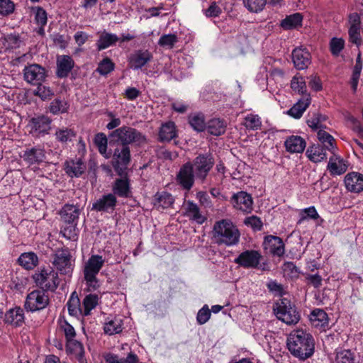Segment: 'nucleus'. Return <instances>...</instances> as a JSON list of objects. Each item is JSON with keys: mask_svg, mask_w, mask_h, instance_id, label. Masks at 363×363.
Masks as SVG:
<instances>
[{"mask_svg": "<svg viewBox=\"0 0 363 363\" xmlns=\"http://www.w3.org/2000/svg\"><path fill=\"white\" fill-rule=\"evenodd\" d=\"M60 330L64 333L66 340L76 337V332L74 327L66 320L60 319L59 320Z\"/></svg>", "mask_w": 363, "mask_h": 363, "instance_id": "5fc2aeb1", "label": "nucleus"}, {"mask_svg": "<svg viewBox=\"0 0 363 363\" xmlns=\"http://www.w3.org/2000/svg\"><path fill=\"white\" fill-rule=\"evenodd\" d=\"M77 223H64L60 230V234L67 240L75 241L78 238Z\"/></svg>", "mask_w": 363, "mask_h": 363, "instance_id": "79ce46f5", "label": "nucleus"}, {"mask_svg": "<svg viewBox=\"0 0 363 363\" xmlns=\"http://www.w3.org/2000/svg\"><path fill=\"white\" fill-rule=\"evenodd\" d=\"M152 58V56L149 51L137 50L130 55L128 62L132 69H139L150 62Z\"/></svg>", "mask_w": 363, "mask_h": 363, "instance_id": "2eb2a0df", "label": "nucleus"}, {"mask_svg": "<svg viewBox=\"0 0 363 363\" xmlns=\"http://www.w3.org/2000/svg\"><path fill=\"white\" fill-rule=\"evenodd\" d=\"M67 306L69 315L72 316H83L82 304H81L78 296L75 295V292L72 294Z\"/></svg>", "mask_w": 363, "mask_h": 363, "instance_id": "c9c22d12", "label": "nucleus"}, {"mask_svg": "<svg viewBox=\"0 0 363 363\" xmlns=\"http://www.w3.org/2000/svg\"><path fill=\"white\" fill-rule=\"evenodd\" d=\"M74 64V61L70 56H58L57 60V75L60 78L67 77L73 68Z\"/></svg>", "mask_w": 363, "mask_h": 363, "instance_id": "a878e982", "label": "nucleus"}, {"mask_svg": "<svg viewBox=\"0 0 363 363\" xmlns=\"http://www.w3.org/2000/svg\"><path fill=\"white\" fill-rule=\"evenodd\" d=\"M306 145L305 140L298 135L289 136L284 141V146L287 152L290 153H301Z\"/></svg>", "mask_w": 363, "mask_h": 363, "instance_id": "b1692460", "label": "nucleus"}, {"mask_svg": "<svg viewBox=\"0 0 363 363\" xmlns=\"http://www.w3.org/2000/svg\"><path fill=\"white\" fill-rule=\"evenodd\" d=\"M243 125L250 130H257L262 126L261 118L257 114L248 113L244 118Z\"/></svg>", "mask_w": 363, "mask_h": 363, "instance_id": "c03bdc74", "label": "nucleus"}, {"mask_svg": "<svg viewBox=\"0 0 363 363\" xmlns=\"http://www.w3.org/2000/svg\"><path fill=\"white\" fill-rule=\"evenodd\" d=\"M234 208L243 212H250L252 208V199L250 194L244 191L235 194L231 198Z\"/></svg>", "mask_w": 363, "mask_h": 363, "instance_id": "4468645a", "label": "nucleus"}, {"mask_svg": "<svg viewBox=\"0 0 363 363\" xmlns=\"http://www.w3.org/2000/svg\"><path fill=\"white\" fill-rule=\"evenodd\" d=\"M110 137L116 142L121 143L123 146L134 143L140 145L145 143L146 138L138 130L128 127L123 126L113 130Z\"/></svg>", "mask_w": 363, "mask_h": 363, "instance_id": "20e7f679", "label": "nucleus"}, {"mask_svg": "<svg viewBox=\"0 0 363 363\" xmlns=\"http://www.w3.org/2000/svg\"><path fill=\"white\" fill-rule=\"evenodd\" d=\"M262 259V255L256 250H245L240 253L234 262L244 268H257Z\"/></svg>", "mask_w": 363, "mask_h": 363, "instance_id": "1a4fd4ad", "label": "nucleus"}, {"mask_svg": "<svg viewBox=\"0 0 363 363\" xmlns=\"http://www.w3.org/2000/svg\"><path fill=\"white\" fill-rule=\"evenodd\" d=\"M25 80L32 84H38L45 78V69L38 65L26 67L23 70Z\"/></svg>", "mask_w": 363, "mask_h": 363, "instance_id": "9b49d317", "label": "nucleus"}, {"mask_svg": "<svg viewBox=\"0 0 363 363\" xmlns=\"http://www.w3.org/2000/svg\"><path fill=\"white\" fill-rule=\"evenodd\" d=\"M291 87L294 91L304 94L306 93V84L303 77L295 76L291 82Z\"/></svg>", "mask_w": 363, "mask_h": 363, "instance_id": "13d9d810", "label": "nucleus"}, {"mask_svg": "<svg viewBox=\"0 0 363 363\" xmlns=\"http://www.w3.org/2000/svg\"><path fill=\"white\" fill-rule=\"evenodd\" d=\"M326 120V117L319 113H313L309 116L307 119L308 125L313 130L318 131L325 128L323 122Z\"/></svg>", "mask_w": 363, "mask_h": 363, "instance_id": "49530a36", "label": "nucleus"}, {"mask_svg": "<svg viewBox=\"0 0 363 363\" xmlns=\"http://www.w3.org/2000/svg\"><path fill=\"white\" fill-rule=\"evenodd\" d=\"M345 48V40L341 38H333L330 42V50L333 56H338Z\"/></svg>", "mask_w": 363, "mask_h": 363, "instance_id": "bf43d9fd", "label": "nucleus"}, {"mask_svg": "<svg viewBox=\"0 0 363 363\" xmlns=\"http://www.w3.org/2000/svg\"><path fill=\"white\" fill-rule=\"evenodd\" d=\"M264 246L266 250L274 256L281 257L285 253L284 244L279 237L272 235L266 237Z\"/></svg>", "mask_w": 363, "mask_h": 363, "instance_id": "dca6fc26", "label": "nucleus"}, {"mask_svg": "<svg viewBox=\"0 0 363 363\" xmlns=\"http://www.w3.org/2000/svg\"><path fill=\"white\" fill-rule=\"evenodd\" d=\"M346 189L351 191L359 193L363 191V175L357 172L347 174L345 177Z\"/></svg>", "mask_w": 363, "mask_h": 363, "instance_id": "6ab92c4d", "label": "nucleus"}, {"mask_svg": "<svg viewBox=\"0 0 363 363\" xmlns=\"http://www.w3.org/2000/svg\"><path fill=\"white\" fill-rule=\"evenodd\" d=\"M66 350L67 352L74 354L75 357L84 354L82 344L75 340V337L66 340Z\"/></svg>", "mask_w": 363, "mask_h": 363, "instance_id": "a18cd8bd", "label": "nucleus"}, {"mask_svg": "<svg viewBox=\"0 0 363 363\" xmlns=\"http://www.w3.org/2000/svg\"><path fill=\"white\" fill-rule=\"evenodd\" d=\"M336 363H354V354L350 350H342L337 352Z\"/></svg>", "mask_w": 363, "mask_h": 363, "instance_id": "4d7b16f0", "label": "nucleus"}, {"mask_svg": "<svg viewBox=\"0 0 363 363\" xmlns=\"http://www.w3.org/2000/svg\"><path fill=\"white\" fill-rule=\"evenodd\" d=\"M33 279L35 284L44 291H54L60 284L57 273L50 267L35 272Z\"/></svg>", "mask_w": 363, "mask_h": 363, "instance_id": "423d86ee", "label": "nucleus"}, {"mask_svg": "<svg viewBox=\"0 0 363 363\" xmlns=\"http://www.w3.org/2000/svg\"><path fill=\"white\" fill-rule=\"evenodd\" d=\"M244 6L252 13L261 12L267 4V0H242Z\"/></svg>", "mask_w": 363, "mask_h": 363, "instance_id": "8fccbe9b", "label": "nucleus"}, {"mask_svg": "<svg viewBox=\"0 0 363 363\" xmlns=\"http://www.w3.org/2000/svg\"><path fill=\"white\" fill-rule=\"evenodd\" d=\"M104 330V333L109 335L121 333L123 330V320L120 317L108 318Z\"/></svg>", "mask_w": 363, "mask_h": 363, "instance_id": "7c9ffc66", "label": "nucleus"}, {"mask_svg": "<svg viewBox=\"0 0 363 363\" xmlns=\"http://www.w3.org/2000/svg\"><path fill=\"white\" fill-rule=\"evenodd\" d=\"M114 195L119 197L128 198L131 195L130 181L128 177L117 179L114 182L112 188Z\"/></svg>", "mask_w": 363, "mask_h": 363, "instance_id": "393cba45", "label": "nucleus"}, {"mask_svg": "<svg viewBox=\"0 0 363 363\" xmlns=\"http://www.w3.org/2000/svg\"><path fill=\"white\" fill-rule=\"evenodd\" d=\"M115 170L119 175H122L126 169L130 160V151L128 146H122L115 150L113 153Z\"/></svg>", "mask_w": 363, "mask_h": 363, "instance_id": "9d476101", "label": "nucleus"}, {"mask_svg": "<svg viewBox=\"0 0 363 363\" xmlns=\"http://www.w3.org/2000/svg\"><path fill=\"white\" fill-rule=\"evenodd\" d=\"M287 347L291 354L300 359L311 357L315 350V342L311 334L306 330H293L287 337Z\"/></svg>", "mask_w": 363, "mask_h": 363, "instance_id": "f03ea898", "label": "nucleus"}, {"mask_svg": "<svg viewBox=\"0 0 363 363\" xmlns=\"http://www.w3.org/2000/svg\"><path fill=\"white\" fill-rule=\"evenodd\" d=\"M157 202L163 208H167L173 204L174 198L167 192H162L158 195Z\"/></svg>", "mask_w": 363, "mask_h": 363, "instance_id": "69168bd1", "label": "nucleus"}, {"mask_svg": "<svg viewBox=\"0 0 363 363\" xmlns=\"http://www.w3.org/2000/svg\"><path fill=\"white\" fill-rule=\"evenodd\" d=\"M52 264L62 274L70 275L73 271L74 261L67 249L57 250Z\"/></svg>", "mask_w": 363, "mask_h": 363, "instance_id": "6e6552de", "label": "nucleus"}, {"mask_svg": "<svg viewBox=\"0 0 363 363\" xmlns=\"http://www.w3.org/2000/svg\"><path fill=\"white\" fill-rule=\"evenodd\" d=\"M347 162L338 155L335 154V151L333 153V156L329 158L327 165V170L333 177L339 176L345 174L347 170Z\"/></svg>", "mask_w": 363, "mask_h": 363, "instance_id": "f8f14e48", "label": "nucleus"}, {"mask_svg": "<svg viewBox=\"0 0 363 363\" xmlns=\"http://www.w3.org/2000/svg\"><path fill=\"white\" fill-rule=\"evenodd\" d=\"M69 109L68 103L60 99H54L50 104L49 110L54 115H58L67 112Z\"/></svg>", "mask_w": 363, "mask_h": 363, "instance_id": "09e8293b", "label": "nucleus"}, {"mask_svg": "<svg viewBox=\"0 0 363 363\" xmlns=\"http://www.w3.org/2000/svg\"><path fill=\"white\" fill-rule=\"evenodd\" d=\"M281 269L284 277L288 279H296L301 273L300 269L292 262H284Z\"/></svg>", "mask_w": 363, "mask_h": 363, "instance_id": "de8ad7c7", "label": "nucleus"}, {"mask_svg": "<svg viewBox=\"0 0 363 363\" xmlns=\"http://www.w3.org/2000/svg\"><path fill=\"white\" fill-rule=\"evenodd\" d=\"M292 59L294 66L298 69L307 68L311 62L309 52L301 48H297L293 50Z\"/></svg>", "mask_w": 363, "mask_h": 363, "instance_id": "a211bd4d", "label": "nucleus"}, {"mask_svg": "<svg viewBox=\"0 0 363 363\" xmlns=\"http://www.w3.org/2000/svg\"><path fill=\"white\" fill-rule=\"evenodd\" d=\"M189 122L191 126L196 131L201 132L206 128L204 116L197 113L189 116Z\"/></svg>", "mask_w": 363, "mask_h": 363, "instance_id": "864d4df0", "label": "nucleus"}, {"mask_svg": "<svg viewBox=\"0 0 363 363\" xmlns=\"http://www.w3.org/2000/svg\"><path fill=\"white\" fill-rule=\"evenodd\" d=\"M94 143L97 146L99 152L106 157H108V155H106L107 138L106 135L101 133L96 134L94 138Z\"/></svg>", "mask_w": 363, "mask_h": 363, "instance_id": "052dcab7", "label": "nucleus"}, {"mask_svg": "<svg viewBox=\"0 0 363 363\" xmlns=\"http://www.w3.org/2000/svg\"><path fill=\"white\" fill-rule=\"evenodd\" d=\"M49 303V297L43 290H34L27 295L25 308L28 311L35 312L46 308Z\"/></svg>", "mask_w": 363, "mask_h": 363, "instance_id": "0eeeda50", "label": "nucleus"}, {"mask_svg": "<svg viewBox=\"0 0 363 363\" xmlns=\"http://www.w3.org/2000/svg\"><path fill=\"white\" fill-rule=\"evenodd\" d=\"M116 196L113 194L104 195L93 203L92 208L98 211H112L116 204Z\"/></svg>", "mask_w": 363, "mask_h": 363, "instance_id": "4be33fe9", "label": "nucleus"}, {"mask_svg": "<svg viewBox=\"0 0 363 363\" xmlns=\"http://www.w3.org/2000/svg\"><path fill=\"white\" fill-rule=\"evenodd\" d=\"M14 4L11 0H0V15L8 16L14 11Z\"/></svg>", "mask_w": 363, "mask_h": 363, "instance_id": "774afa93", "label": "nucleus"}, {"mask_svg": "<svg viewBox=\"0 0 363 363\" xmlns=\"http://www.w3.org/2000/svg\"><path fill=\"white\" fill-rule=\"evenodd\" d=\"M274 312L276 317L286 325L296 324L300 314L296 308L287 298H281L275 303Z\"/></svg>", "mask_w": 363, "mask_h": 363, "instance_id": "39448f33", "label": "nucleus"}, {"mask_svg": "<svg viewBox=\"0 0 363 363\" xmlns=\"http://www.w3.org/2000/svg\"><path fill=\"white\" fill-rule=\"evenodd\" d=\"M118 41L119 37L117 35L104 31L99 35L96 46L98 50H101L115 45Z\"/></svg>", "mask_w": 363, "mask_h": 363, "instance_id": "2f4dec72", "label": "nucleus"}, {"mask_svg": "<svg viewBox=\"0 0 363 363\" xmlns=\"http://www.w3.org/2000/svg\"><path fill=\"white\" fill-rule=\"evenodd\" d=\"M66 173L71 177H79L86 169L85 164L80 160H69L65 164Z\"/></svg>", "mask_w": 363, "mask_h": 363, "instance_id": "bb28decb", "label": "nucleus"}, {"mask_svg": "<svg viewBox=\"0 0 363 363\" xmlns=\"http://www.w3.org/2000/svg\"><path fill=\"white\" fill-rule=\"evenodd\" d=\"M162 141H170L177 136L176 126L173 122H167L162 125L159 133Z\"/></svg>", "mask_w": 363, "mask_h": 363, "instance_id": "e433bc0d", "label": "nucleus"}, {"mask_svg": "<svg viewBox=\"0 0 363 363\" xmlns=\"http://www.w3.org/2000/svg\"><path fill=\"white\" fill-rule=\"evenodd\" d=\"M104 358L106 363H138V356L132 352L129 353L125 358L108 352L104 354Z\"/></svg>", "mask_w": 363, "mask_h": 363, "instance_id": "473e14b6", "label": "nucleus"}, {"mask_svg": "<svg viewBox=\"0 0 363 363\" xmlns=\"http://www.w3.org/2000/svg\"><path fill=\"white\" fill-rule=\"evenodd\" d=\"M303 16L300 13H295L287 16L281 22V26L286 30L294 29L301 27Z\"/></svg>", "mask_w": 363, "mask_h": 363, "instance_id": "f704fd0d", "label": "nucleus"}, {"mask_svg": "<svg viewBox=\"0 0 363 363\" xmlns=\"http://www.w3.org/2000/svg\"><path fill=\"white\" fill-rule=\"evenodd\" d=\"M22 158L29 165L39 164L45 160V152L44 149L35 147L25 150Z\"/></svg>", "mask_w": 363, "mask_h": 363, "instance_id": "f3484780", "label": "nucleus"}, {"mask_svg": "<svg viewBox=\"0 0 363 363\" xmlns=\"http://www.w3.org/2000/svg\"><path fill=\"white\" fill-rule=\"evenodd\" d=\"M211 311L208 305H204L199 311L196 315V321L199 325H203L210 319Z\"/></svg>", "mask_w": 363, "mask_h": 363, "instance_id": "0e129e2a", "label": "nucleus"}, {"mask_svg": "<svg viewBox=\"0 0 363 363\" xmlns=\"http://www.w3.org/2000/svg\"><path fill=\"white\" fill-rule=\"evenodd\" d=\"M23 318V312L21 308L10 309L5 315L6 321L15 325L21 323Z\"/></svg>", "mask_w": 363, "mask_h": 363, "instance_id": "37998d69", "label": "nucleus"}, {"mask_svg": "<svg viewBox=\"0 0 363 363\" xmlns=\"http://www.w3.org/2000/svg\"><path fill=\"white\" fill-rule=\"evenodd\" d=\"M52 120L45 116L33 118L29 123L31 133L36 135L48 134L50 129Z\"/></svg>", "mask_w": 363, "mask_h": 363, "instance_id": "ddd939ff", "label": "nucleus"}, {"mask_svg": "<svg viewBox=\"0 0 363 363\" xmlns=\"http://www.w3.org/2000/svg\"><path fill=\"white\" fill-rule=\"evenodd\" d=\"M34 94L43 100H46L53 94V92L49 87L38 84V86L34 91Z\"/></svg>", "mask_w": 363, "mask_h": 363, "instance_id": "338daca9", "label": "nucleus"}, {"mask_svg": "<svg viewBox=\"0 0 363 363\" xmlns=\"http://www.w3.org/2000/svg\"><path fill=\"white\" fill-rule=\"evenodd\" d=\"M214 163L210 154H200L192 162H187L180 167L177 180L184 189L189 191L194 186L195 177L203 182Z\"/></svg>", "mask_w": 363, "mask_h": 363, "instance_id": "f257e3e1", "label": "nucleus"}, {"mask_svg": "<svg viewBox=\"0 0 363 363\" xmlns=\"http://www.w3.org/2000/svg\"><path fill=\"white\" fill-rule=\"evenodd\" d=\"M79 206L73 204H65L60 211L62 220L65 223H78L80 214Z\"/></svg>", "mask_w": 363, "mask_h": 363, "instance_id": "aec40b11", "label": "nucleus"}, {"mask_svg": "<svg viewBox=\"0 0 363 363\" xmlns=\"http://www.w3.org/2000/svg\"><path fill=\"white\" fill-rule=\"evenodd\" d=\"M177 42V37L174 34L163 35L159 40V45L166 48H172L174 45Z\"/></svg>", "mask_w": 363, "mask_h": 363, "instance_id": "680f3d73", "label": "nucleus"}, {"mask_svg": "<svg viewBox=\"0 0 363 363\" xmlns=\"http://www.w3.org/2000/svg\"><path fill=\"white\" fill-rule=\"evenodd\" d=\"M104 262L105 259L102 256L98 255H91L84 264V274H98Z\"/></svg>", "mask_w": 363, "mask_h": 363, "instance_id": "412c9836", "label": "nucleus"}, {"mask_svg": "<svg viewBox=\"0 0 363 363\" xmlns=\"http://www.w3.org/2000/svg\"><path fill=\"white\" fill-rule=\"evenodd\" d=\"M312 325L316 328L325 330L328 326V314L322 309L313 310L309 316Z\"/></svg>", "mask_w": 363, "mask_h": 363, "instance_id": "cd10ccee", "label": "nucleus"}, {"mask_svg": "<svg viewBox=\"0 0 363 363\" xmlns=\"http://www.w3.org/2000/svg\"><path fill=\"white\" fill-rule=\"evenodd\" d=\"M325 149L319 145H313L309 146L306 150V155L313 162H320L327 157Z\"/></svg>", "mask_w": 363, "mask_h": 363, "instance_id": "c756f323", "label": "nucleus"}, {"mask_svg": "<svg viewBox=\"0 0 363 363\" xmlns=\"http://www.w3.org/2000/svg\"><path fill=\"white\" fill-rule=\"evenodd\" d=\"M99 297L96 294H90L84 297L82 301L83 316L90 314L91 310L98 305Z\"/></svg>", "mask_w": 363, "mask_h": 363, "instance_id": "a19ab883", "label": "nucleus"}, {"mask_svg": "<svg viewBox=\"0 0 363 363\" xmlns=\"http://www.w3.org/2000/svg\"><path fill=\"white\" fill-rule=\"evenodd\" d=\"M22 44V40L18 34L7 35L3 42V45L6 50H13L18 48Z\"/></svg>", "mask_w": 363, "mask_h": 363, "instance_id": "3c124183", "label": "nucleus"}, {"mask_svg": "<svg viewBox=\"0 0 363 363\" xmlns=\"http://www.w3.org/2000/svg\"><path fill=\"white\" fill-rule=\"evenodd\" d=\"M226 123L219 118H213L209 121L206 125L208 132L213 135H220L225 131Z\"/></svg>", "mask_w": 363, "mask_h": 363, "instance_id": "4c0bfd02", "label": "nucleus"}, {"mask_svg": "<svg viewBox=\"0 0 363 363\" xmlns=\"http://www.w3.org/2000/svg\"><path fill=\"white\" fill-rule=\"evenodd\" d=\"M98 274H84V278L88 291L92 292L99 290L102 284L98 277Z\"/></svg>", "mask_w": 363, "mask_h": 363, "instance_id": "603ef678", "label": "nucleus"}, {"mask_svg": "<svg viewBox=\"0 0 363 363\" xmlns=\"http://www.w3.org/2000/svg\"><path fill=\"white\" fill-rule=\"evenodd\" d=\"M114 69V64L108 58L104 59L99 64L96 71L101 75H106Z\"/></svg>", "mask_w": 363, "mask_h": 363, "instance_id": "e2e57ef3", "label": "nucleus"}, {"mask_svg": "<svg viewBox=\"0 0 363 363\" xmlns=\"http://www.w3.org/2000/svg\"><path fill=\"white\" fill-rule=\"evenodd\" d=\"M18 263L26 269H33L38 263V258L33 252H25L18 257Z\"/></svg>", "mask_w": 363, "mask_h": 363, "instance_id": "58836bf2", "label": "nucleus"}, {"mask_svg": "<svg viewBox=\"0 0 363 363\" xmlns=\"http://www.w3.org/2000/svg\"><path fill=\"white\" fill-rule=\"evenodd\" d=\"M56 140L60 143L71 142L76 137L75 131L69 128H58L55 133Z\"/></svg>", "mask_w": 363, "mask_h": 363, "instance_id": "ea45409f", "label": "nucleus"}, {"mask_svg": "<svg viewBox=\"0 0 363 363\" xmlns=\"http://www.w3.org/2000/svg\"><path fill=\"white\" fill-rule=\"evenodd\" d=\"M184 215L190 220L195 221L198 224H203L206 218L201 214L200 209L196 203L188 201L184 205Z\"/></svg>", "mask_w": 363, "mask_h": 363, "instance_id": "5701e85b", "label": "nucleus"}, {"mask_svg": "<svg viewBox=\"0 0 363 363\" xmlns=\"http://www.w3.org/2000/svg\"><path fill=\"white\" fill-rule=\"evenodd\" d=\"M310 104L311 98L306 94L301 99L298 100V101L287 111V113L294 118H300Z\"/></svg>", "mask_w": 363, "mask_h": 363, "instance_id": "c85d7f7f", "label": "nucleus"}, {"mask_svg": "<svg viewBox=\"0 0 363 363\" xmlns=\"http://www.w3.org/2000/svg\"><path fill=\"white\" fill-rule=\"evenodd\" d=\"M317 137L325 150L331 153H334L336 149L335 142L334 138L330 134L326 132L323 128L317 132Z\"/></svg>", "mask_w": 363, "mask_h": 363, "instance_id": "72a5a7b5", "label": "nucleus"}, {"mask_svg": "<svg viewBox=\"0 0 363 363\" xmlns=\"http://www.w3.org/2000/svg\"><path fill=\"white\" fill-rule=\"evenodd\" d=\"M212 235L217 245L232 247L238 244L240 233L230 219H222L214 223Z\"/></svg>", "mask_w": 363, "mask_h": 363, "instance_id": "7ed1b4c3", "label": "nucleus"}, {"mask_svg": "<svg viewBox=\"0 0 363 363\" xmlns=\"http://www.w3.org/2000/svg\"><path fill=\"white\" fill-rule=\"evenodd\" d=\"M32 11L35 15V21L36 23L41 27H44L47 24L48 16L46 11L40 6L32 8Z\"/></svg>", "mask_w": 363, "mask_h": 363, "instance_id": "6e6d98bb", "label": "nucleus"}]
</instances>
